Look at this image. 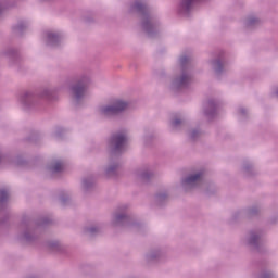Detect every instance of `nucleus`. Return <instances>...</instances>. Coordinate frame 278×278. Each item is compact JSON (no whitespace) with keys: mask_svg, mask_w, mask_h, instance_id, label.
Wrapping results in <instances>:
<instances>
[{"mask_svg":"<svg viewBox=\"0 0 278 278\" xmlns=\"http://www.w3.org/2000/svg\"><path fill=\"white\" fill-rule=\"evenodd\" d=\"M129 14H136L140 18V27L148 38L160 36V21L153 13L147 0H135L128 7Z\"/></svg>","mask_w":278,"mask_h":278,"instance_id":"obj_1","label":"nucleus"},{"mask_svg":"<svg viewBox=\"0 0 278 278\" xmlns=\"http://www.w3.org/2000/svg\"><path fill=\"white\" fill-rule=\"evenodd\" d=\"M201 136H203V131L194 128L191 129L189 131V140H191V142H197V140H199V138H201Z\"/></svg>","mask_w":278,"mask_h":278,"instance_id":"obj_29","label":"nucleus"},{"mask_svg":"<svg viewBox=\"0 0 278 278\" xmlns=\"http://www.w3.org/2000/svg\"><path fill=\"white\" fill-rule=\"evenodd\" d=\"M275 94L276 97H278V88L275 90Z\"/></svg>","mask_w":278,"mask_h":278,"instance_id":"obj_38","label":"nucleus"},{"mask_svg":"<svg viewBox=\"0 0 278 278\" xmlns=\"http://www.w3.org/2000/svg\"><path fill=\"white\" fill-rule=\"evenodd\" d=\"M129 108V102L123 100H115L111 104H105L99 108V114L106 121H114V118L121 116L122 112H125Z\"/></svg>","mask_w":278,"mask_h":278,"instance_id":"obj_6","label":"nucleus"},{"mask_svg":"<svg viewBox=\"0 0 278 278\" xmlns=\"http://www.w3.org/2000/svg\"><path fill=\"white\" fill-rule=\"evenodd\" d=\"M271 223H276L275 219H271Z\"/></svg>","mask_w":278,"mask_h":278,"instance_id":"obj_39","label":"nucleus"},{"mask_svg":"<svg viewBox=\"0 0 278 278\" xmlns=\"http://www.w3.org/2000/svg\"><path fill=\"white\" fill-rule=\"evenodd\" d=\"M113 225H115V227H126L127 229H130V231H142V229H144V226L140 222L136 220V218L129 216V214L125 212L115 213Z\"/></svg>","mask_w":278,"mask_h":278,"instance_id":"obj_7","label":"nucleus"},{"mask_svg":"<svg viewBox=\"0 0 278 278\" xmlns=\"http://www.w3.org/2000/svg\"><path fill=\"white\" fill-rule=\"evenodd\" d=\"M48 170L51 175H58L64 170V161L61 159H56L51 161V163L48 165Z\"/></svg>","mask_w":278,"mask_h":278,"instance_id":"obj_16","label":"nucleus"},{"mask_svg":"<svg viewBox=\"0 0 278 278\" xmlns=\"http://www.w3.org/2000/svg\"><path fill=\"white\" fill-rule=\"evenodd\" d=\"M90 84H92V78L88 74H81L75 78L74 84L70 87L74 105H81L86 92H88V88H90Z\"/></svg>","mask_w":278,"mask_h":278,"instance_id":"obj_5","label":"nucleus"},{"mask_svg":"<svg viewBox=\"0 0 278 278\" xmlns=\"http://www.w3.org/2000/svg\"><path fill=\"white\" fill-rule=\"evenodd\" d=\"M94 188V177L89 176L83 178V190L84 192H90Z\"/></svg>","mask_w":278,"mask_h":278,"instance_id":"obj_24","label":"nucleus"},{"mask_svg":"<svg viewBox=\"0 0 278 278\" xmlns=\"http://www.w3.org/2000/svg\"><path fill=\"white\" fill-rule=\"evenodd\" d=\"M51 219L49 217H42L35 222L30 219L28 216H24L20 224V233L18 240L20 242H26V244H34L40 238V227H47L50 225Z\"/></svg>","mask_w":278,"mask_h":278,"instance_id":"obj_2","label":"nucleus"},{"mask_svg":"<svg viewBox=\"0 0 278 278\" xmlns=\"http://www.w3.org/2000/svg\"><path fill=\"white\" fill-rule=\"evenodd\" d=\"M242 172L245 177H254V175H257L255 166H253V163L249 161L243 162Z\"/></svg>","mask_w":278,"mask_h":278,"instance_id":"obj_20","label":"nucleus"},{"mask_svg":"<svg viewBox=\"0 0 278 278\" xmlns=\"http://www.w3.org/2000/svg\"><path fill=\"white\" fill-rule=\"evenodd\" d=\"M58 88H45L38 94L33 91H25L21 94L20 101L24 110L31 112L42 105V99L46 101H55L58 99Z\"/></svg>","mask_w":278,"mask_h":278,"instance_id":"obj_3","label":"nucleus"},{"mask_svg":"<svg viewBox=\"0 0 278 278\" xmlns=\"http://www.w3.org/2000/svg\"><path fill=\"white\" fill-rule=\"evenodd\" d=\"M197 0H180L178 12L182 16H189L192 12V5H194Z\"/></svg>","mask_w":278,"mask_h":278,"instance_id":"obj_15","label":"nucleus"},{"mask_svg":"<svg viewBox=\"0 0 278 278\" xmlns=\"http://www.w3.org/2000/svg\"><path fill=\"white\" fill-rule=\"evenodd\" d=\"M63 134H64V129L63 128H58L54 136H55V138H62Z\"/></svg>","mask_w":278,"mask_h":278,"instance_id":"obj_33","label":"nucleus"},{"mask_svg":"<svg viewBox=\"0 0 278 278\" xmlns=\"http://www.w3.org/2000/svg\"><path fill=\"white\" fill-rule=\"evenodd\" d=\"M101 229L102 227L99 225H91L84 227L83 232L85 233V236H88L89 238H94V236H99Z\"/></svg>","mask_w":278,"mask_h":278,"instance_id":"obj_19","label":"nucleus"},{"mask_svg":"<svg viewBox=\"0 0 278 278\" xmlns=\"http://www.w3.org/2000/svg\"><path fill=\"white\" fill-rule=\"evenodd\" d=\"M2 14H3V3L0 2V17H1Z\"/></svg>","mask_w":278,"mask_h":278,"instance_id":"obj_37","label":"nucleus"},{"mask_svg":"<svg viewBox=\"0 0 278 278\" xmlns=\"http://www.w3.org/2000/svg\"><path fill=\"white\" fill-rule=\"evenodd\" d=\"M205 177V172L200 170L195 174H190L189 176L181 179L182 190L185 192H190L194 188H200L203 185V178Z\"/></svg>","mask_w":278,"mask_h":278,"instance_id":"obj_9","label":"nucleus"},{"mask_svg":"<svg viewBox=\"0 0 278 278\" xmlns=\"http://www.w3.org/2000/svg\"><path fill=\"white\" fill-rule=\"evenodd\" d=\"M216 110H218V102H216V100H208L204 104V115L208 119H212L214 116H216Z\"/></svg>","mask_w":278,"mask_h":278,"instance_id":"obj_13","label":"nucleus"},{"mask_svg":"<svg viewBox=\"0 0 278 278\" xmlns=\"http://www.w3.org/2000/svg\"><path fill=\"white\" fill-rule=\"evenodd\" d=\"M18 164H23V162H18Z\"/></svg>","mask_w":278,"mask_h":278,"instance_id":"obj_41","label":"nucleus"},{"mask_svg":"<svg viewBox=\"0 0 278 278\" xmlns=\"http://www.w3.org/2000/svg\"><path fill=\"white\" fill-rule=\"evenodd\" d=\"M260 25H262V21L258 17L251 15L245 18V29H256V27H260Z\"/></svg>","mask_w":278,"mask_h":278,"instance_id":"obj_18","label":"nucleus"},{"mask_svg":"<svg viewBox=\"0 0 278 278\" xmlns=\"http://www.w3.org/2000/svg\"><path fill=\"white\" fill-rule=\"evenodd\" d=\"M42 1H51V0H42Z\"/></svg>","mask_w":278,"mask_h":278,"instance_id":"obj_40","label":"nucleus"},{"mask_svg":"<svg viewBox=\"0 0 278 278\" xmlns=\"http://www.w3.org/2000/svg\"><path fill=\"white\" fill-rule=\"evenodd\" d=\"M164 257V250L162 248H152L146 254L147 264H153L155 262H160Z\"/></svg>","mask_w":278,"mask_h":278,"instance_id":"obj_11","label":"nucleus"},{"mask_svg":"<svg viewBox=\"0 0 278 278\" xmlns=\"http://www.w3.org/2000/svg\"><path fill=\"white\" fill-rule=\"evenodd\" d=\"M242 214H245V216L248 218H253V216H257V214H260V207L252 206L250 208H247L243 213L242 212H237L235 214V218H238V216H242Z\"/></svg>","mask_w":278,"mask_h":278,"instance_id":"obj_22","label":"nucleus"},{"mask_svg":"<svg viewBox=\"0 0 278 278\" xmlns=\"http://www.w3.org/2000/svg\"><path fill=\"white\" fill-rule=\"evenodd\" d=\"M25 29H27V22L21 21L15 26H13V33L16 36H23Z\"/></svg>","mask_w":278,"mask_h":278,"instance_id":"obj_27","label":"nucleus"},{"mask_svg":"<svg viewBox=\"0 0 278 278\" xmlns=\"http://www.w3.org/2000/svg\"><path fill=\"white\" fill-rule=\"evenodd\" d=\"M260 278H273V274L270 273H263L260 275Z\"/></svg>","mask_w":278,"mask_h":278,"instance_id":"obj_34","label":"nucleus"},{"mask_svg":"<svg viewBox=\"0 0 278 278\" xmlns=\"http://www.w3.org/2000/svg\"><path fill=\"white\" fill-rule=\"evenodd\" d=\"M216 192V186L215 185H208L206 189V194H214Z\"/></svg>","mask_w":278,"mask_h":278,"instance_id":"obj_32","label":"nucleus"},{"mask_svg":"<svg viewBox=\"0 0 278 278\" xmlns=\"http://www.w3.org/2000/svg\"><path fill=\"white\" fill-rule=\"evenodd\" d=\"M48 249H50V251H53L54 253H62V251H64L62 243L58 241H50L48 243Z\"/></svg>","mask_w":278,"mask_h":278,"instance_id":"obj_28","label":"nucleus"},{"mask_svg":"<svg viewBox=\"0 0 278 278\" xmlns=\"http://www.w3.org/2000/svg\"><path fill=\"white\" fill-rule=\"evenodd\" d=\"M239 112H240V114H241L242 116H247V109L240 108V109H239Z\"/></svg>","mask_w":278,"mask_h":278,"instance_id":"obj_36","label":"nucleus"},{"mask_svg":"<svg viewBox=\"0 0 278 278\" xmlns=\"http://www.w3.org/2000/svg\"><path fill=\"white\" fill-rule=\"evenodd\" d=\"M10 200V193L5 189H0V210H5L8 201Z\"/></svg>","mask_w":278,"mask_h":278,"instance_id":"obj_25","label":"nucleus"},{"mask_svg":"<svg viewBox=\"0 0 278 278\" xmlns=\"http://www.w3.org/2000/svg\"><path fill=\"white\" fill-rule=\"evenodd\" d=\"M125 207H127V206H123V210H125Z\"/></svg>","mask_w":278,"mask_h":278,"instance_id":"obj_42","label":"nucleus"},{"mask_svg":"<svg viewBox=\"0 0 278 278\" xmlns=\"http://www.w3.org/2000/svg\"><path fill=\"white\" fill-rule=\"evenodd\" d=\"M5 53L10 58L11 62H16V60H18V51H16V49L10 48Z\"/></svg>","mask_w":278,"mask_h":278,"instance_id":"obj_30","label":"nucleus"},{"mask_svg":"<svg viewBox=\"0 0 278 278\" xmlns=\"http://www.w3.org/2000/svg\"><path fill=\"white\" fill-rule=\"evenodd\" d=\"M46 38L48 47H60V42H62L64 35L61 33L47 31Z\"/></svg>","mask_w":278,"mask_h":278,"instance_id":"obj_12","label":"nucleus"},{"mask_svg":"<svg viewBox=\"0 0 278 278\" xmlns=\"http://www.w3.org/2000/svg\"><path fill=\"white\" fill-rule=\"evenodd\" d=\"M180 68V73L176 75L172 80L170 88L174 90V92L179 90H187V88L192 86V81L194 79V76L192 75V58L187 55L181 56Z\"/></svg>","mask_w":278,"mask_h":278,"instance_id":"obj_4","label":"nucleus"},{"mask_svg":"<svg viewBox=\"0 0 278 278\" xmlns=\"http://www.w3.org/2000/svg\"><path fill=\"white\" fill-rule=\"evenodd\" d=\"M126 142H127V134L123 131H117L115 134H112L108 141V149L111 154V157H118V155L123 153Z\"/></svg>","mask_w":278,"mask_h":278,"instance_id":"obj_8","label":"nucleus"},{"mask_svg":"<svg viewBox=\"0 0 278 278\" xmlns=\"http://www.w3.org/2000/svg\"><path fill=\"white\" fill-rule=\"evenodd\" d=\"M8 159L3 155V153H1V151H0V164H3V163H5V161H7Z\"/></svg>","mask_w":278,"mask_h":278,"instance_id":"obj_35","label":"nucleus"},{"mask_svg":"<svg viewBox=\"0 0 278 278\" xmlns=\"http://www.w3.org/2000/svg\"><path fill=\"white\" fill-rule=\"evenodd\" d=\"M170 125L173 129H181V127L186 125V118L181 116H175L174 118H172Z\"/></svg>","mask_w":278,"mask_h":278,"instance_id":"obj_26","label":"nucleus"},{"mask_svg":"<svg viewBox=\"0 0 278 278\" xmlns=\"http://www.w3.org/2000/svg\"><path fill=\"white\" fill-rule=\"evenodd\" d=\"M153 172H151L150 169H141L137 172L138 178L140 179V181H143V184H149V181L153 179Z\"/></svg>","mask_w":278,"mask_h":278,"instance_id":"obj_21","label":"nucleus"},{"mask_svg":"<svg viewBox=\"0 0 278 278\" xmlns=\"http://www.w3.org/2000/svg\"><path fill=\"white\" fill-rule=\"evenodd\" d=\"M154 201H155L156 205H159L160 207H162V205H166V203H168V192L161 191V192L156 193Z\"/></svg>","mask_w":278,"mask_h":278,"instance_id":"obj_23","label":"nucleus"},{"mask_svg":"<svg viewBox=\"0 0 278 278\" xmlns=\"http://www.w3.org/2000/svg\"><path fill=\"white\" fill-rule=\"evenodd\" d=\"M60 201L62 205H68V202L71 201V197H68V194L60 195Z\"/></svg>","mask_w":278,"mask_h":278,"instance_id":"obj_31","label":"nucleus"},{"mask_svg":"<svg viewBox=\"0 0 278 278\" xmlns=\"http://www.w3.org/2000/svg\"><path fill=\"white\" fill-rule=\"evenodd\" d=\"M260 240H262V233H260V231L252 230L250 231L247 242L251 249L260 251Z\"/></svg>","mask_w":278,"mask_h":278,"instance_id":"obj_14","label":"nucleus"},{"mask_svg":"<svg viewBox=\"0 0 278 278\" xmlns=\"http://www.w3.org/2000/svg\"><path fill=\"white\" fill-rule=\"evenodd\" d=\"M210 64H211L212 71H214L217 77H220V75L225 73V64H223V61L220 59L211 60Z\"/></svg>","mask_w":278,"mask_h":278,"instance_id":"obj_17","label":"nucleus"},{"mask_svg":"<svg viewBox=\"0 0 278 278\" xmlns=\"http://www.w3.org/2000/svg\"><path fill=\"white\" fill-rule=\"evenodd\" d=\"M115 156H111L109 164L106 165L104 169V175L109 179H114L121 175V162H118V159H113Z\"/></svg>","mask_w":278,"mask_h":278,"instance_id":"obj_10","label":"nucleus"}]
</instances>
